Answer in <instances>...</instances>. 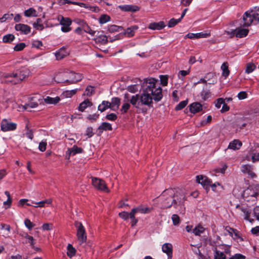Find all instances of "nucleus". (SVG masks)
<instances>
[{"label":"nucleus","instance_id":"obj_4","mask_svg":"<svg viewBox=\"0 0 259 259\" xmlns=\"http://www.w3.org/2000/svg\"><path fill=\"white\" fill-rule=\"evenodd\" d=\"M26 68H22L12 73H0V82H5L13 84L20 83L28 75Z\"/></svg>","mask_w":259,"mask_h":259},{"label":"nucleus","instance_id":"obj_56","mask_svg":"<svg viewBox=\"0 0 259 259\" xmlns=\"http://www.w3.org/2000/svg\"><path fill=\"white\" fill-rule=\"evenodd\" d=\"M171 220L174 225L177 226L179 224L180 222V217L177 214H173L171 217Z\"/></svg>","mask_w":259,"mask_h":259},{"label":"nucleus","instance_id":"obj_64","mask_svg":"<svg viewBox=\"0 0 259 259\" xmlns=\"http://www.w3.org/2000/svg\"><path fill=\"white\" fill-rule=\"evenodd\" d=\"M98 41L103 44H105L107 42L108 39L106 35H101L98 38Z\"/></svg>","mask_w":259,"mask_h":259},{"label":"nucleus","instance_id":"obj_31","mask_svg":"<svg viewBox=\"0 0 259 259\" xmlns=\"http://www.w3.org/2000/svg\"><path fill=\"white\" fill-rule=\"evenodd\" d=\"M60 100V99L59 97H56L55 98L47 97L45 99V103H46L47 104H56L58 103Z\"/></svg>","mask_w":259,"mask_h":259},{"label":"nucleus","instance_id":"obj_2","mask_svg":"<svg viewBox=\"0 0 259 259\" xmlns=\"http://www.w3.org/2000/svg\"><path fill=\"white\" fill-rule=\"evenodd\" d=\"M130 103L139 112L146 113L148 107L150 108L152 106L153 100L149 94L142 89V93L141 94H136L130 98Z\"/></svg>","mask_w":259,"mask_h":259},{"label":"nucleus","instance_id":"obj_22","mask_svg":"<svg viewBox=\"0 0 259 259\" xmlns=\"http://www.w3.org/2000/svg\"><path fill=\"white\" fill-rule=\"evenodd\" d=\"M242 145L241 142L239 140H234L229 143L228 148L236 150L239 149L241 147Z\"/></svg>","mask_w":259,"mask_h":259},{"label":"nucleus","instance_id":"obj_34","mask_svg":"<svg viewBox=\"0 0 259 259\" xmlns=\"http://www.w3.org/2000/svg\"><path fill=\"white\" fill-rule=\"evenodd\" d=\"M67 254L69 257L71 258L75 255L76 250L71 244H69L67 246Z\"/></svg>","mask_w":259,"mask_h":259},{"label":"nucleus","instance_id":"obj_38","mask_svg":"<svg viewBox=\"0 0 259 259\" xmlns=\"http://www.w3.org/2000/svg\"><path fill=\"white\" fill-rule=\"evenodd\" d=\"M108 30L110 32H119L123 30V28L115 25H111L108 26Z\"/></svg>","mask_w":259,"mask_h":259},{"label":"nucleus","instance_id":"obj_40","mask_svg":"<svg viewBox=\"0 0 259 259\" xmlns=\"http://www.w3.org/2000/svg\"><path fill=\"white\" fill-rule=\"evenodd\" d=\"M99 130H101L103 131H111L112 130V127L111 124L108 122H103L100 126L98 128Z\"/></svg>","mask_w":259,"mask_h":259},{"label":"nucleus","instance_id":"obj_5","mask_svg":"<svg viewBox=\"0 0 259 259\" xmlns=\"http://www.w3.org/2000/svg\"><path fill=\"white\" fill-rule=\"evenodd\" d=\"M74 226L76 228V236L80 245L85 243L87 239L85 229L81 223L75 221Z\"/></svg>","mask_w":259,"mask_h":259},{"label":"nucleus","instance_id":"obj_55","mask_svg":"<svg viewBox=\"0 0 259 259\" xmlns=\"http://www.w3.org/2000/svg\"><path fill=\"white\" fill-rule=\"evenodd\" d=\"M13 16V14H5L2 18H0V22L1 23H3L7 20L12 19Z\"/></svg>","mask_w":259,"mask_h":259},{"label":"nucleus","instance_id":"obj_42","mask_svg":"<svg viewBox=\"0 0 259 259\" xmlns=\"http://www.w3.org/2000/svg\"><path fill=\"white\" fill-rule=\"evenodd\" d=\"M82 28L83 29V31L90 34L92 36H94L96 32V31L93 30L87 23L85 25H84L83 27Z\"/></svg>","mask_w":259,"mask_h":259},{"label":"nucleus","instance_id":"obj_57","mask_svg":"<svg viewBox=\"0 0 259 259\" xmlns=\"http://www.w3.org/2000/svg\"><path fill=\"white\" fill-rule=\"evenodd\" d=\"M31 45L32 47L38 49L42 46V43L40 40H34L32 41Z\"/></svg>","mask_w":259,"mask_h":259},{"label":"nucleus","instance_id":"obj_21","mask_svg":"<svg viewBox=\"0 0 259 259\" xmlns=\"http://www.w3.org/2000/svg\"><path fill=\"white\" fill-rule=\"evenodd\" d=\"M67 55V52L66 51V48L63 47L60 49L55 53L56 59L58 60H61Z\"/></svg>","mask_w":259,"mask_h":259},{"label":"nucleus","instance_id":"obj_50","mask_svg":"<svg viewBox=\"0 0 259 259\" xmlns=\"http://www.w3.org/2000/svg\"><path fill=\"white\" fill-rule=\"evenodd\" d=\"M255 67L256 66L253 63H248L247 64L245 72L249 74L252 72Z\"/></svg>","mask_w":259,"mask_h":259},{"label":"nucleus","instance_id":"obj_11","mask_svg":"<svg viewBox=\"0 0 259 259\" xmlns=\"http://www.w3.org/2000/svg\"><path fill=\"white\" fill-rule=\"evenodd\" d=\"M15 29L16 31H19L21 34H28L31 31V27L24 24H17L15 26Z\"/></svg>","mask_w":259,"mask_h":259},{"label":"nucleus","instance_id":"obj_26","mask_svg":"<svg viewBox=\"0 0 259 259\" xmlns=\"http://www.w3.org/2000/svg\"><path fill=\"white\" fill-rule=\"evenodd\" d=\"M254 21H259V8H255L250 11H248Z\"/></svg>","mask_w":259,"mask_h":259},{"label":"nucleus","instance_id":"obj_16","mask_svg":"<svg viewBox=\"0 0 259 259\" xmlns=\"http://www.w3.org/2000/svg\"><path fill=\"white\" fill-rule=\"evenodd\" d=\"M124 103L120 110L122 113H125L131 107V103L128 102V101L130 102V98L128 99V95L127 94H124Z\"/></svg>","mask_w":259,"mask_h":259},{"label":"nucleus","instance_id":"obj_54","mask_svg":"<svg viewBox=\"0 0 259 259\" xmlns=\"http://www.w3.org/2000/svg\"><path fill=\"white\" fill-rule=\"evenodd\" d=\"M26 45L24 42H21L17 44L14 48V50L15 51H21L23 50L25 47Z\"/></svg>","mask_w":259,"mask_h":259},{"label":"nucleus","instance_id":"obj_24","mask_svg":"<svg viewBox=\"0 0 259 259\" xmlns=\"http://www.w3.org/2000/svg\"><path fill=\"white\" fill-rule=\"evenodd\" d=\"M92 105V103L89 99H86L80 103L78 107V110L81 112H83L87 107H90Z\"/></svg>","mask_w":259,"mask_h":259},{"label":"nucleus","instance_id":"obj_13","mask_svg":"<svg viewBox=\"0 0 259 259\" xmlns=\"http://www.w3.org/2000/svg\"><path fill=\"white\" fill-rule=\"evenodd\" d=\"M82 150L81 148L74 145L71 148L68 149L66 153V157L67 159H69L71 155H74L77 153H81Z\"/></svg>","mask_w":259,"mask_h":259},{"label":"nucleus","instance_id":"obj_1","mask_svg":"<svg viewBox=\"0 0 259 259\" xmlns=\"http://www.w3.org/2000/svg\"><path fill=\"white\" fill-rule=\"evenodd\" d=\"M162 207L163 208H169L174 206L178 208H183L184 203L186 200L185 192L179 189H168L165 190L160 196Z\"/></svg>","mask_w":259,"mask_h":259},{"label":"nucleus","instance_id":"obj_18","mask_svg":"<svg viewBox=\"0 0 259 259\" xmlns=\"http://www.w3.org/2000/svg\"><path fill=\"white\" fill-rule=\"evenodd\" d=\"M165 26L164 23L163 21H160L159 22L151 23L148 26V28L151 30H161Z\"/></svg>","mask_w":259,"mask_h":259},{"label":"nucleus","instance_id":"obj_58","mask_svg":"<svg viewBox=\"0 0 259 259\" xmlns=\"http://www.w3.org/2000/svg\"><path fill=\"white\" fill-rule=\"evenodd\" d=\"M135 214H136L132 211L130 212V219L132 220L131 223L132 226L136 225L138 222V219L135 218Z\"/></svg>","mask_w":259,"mask_h":259},{"label":"nucleus","instance_id":"obj_51","mask_svg":"<svg viewBox=\"0 0 259 259\" xmlns=\"http://www.w3.org/2000/svg\"><path fill=\"white\" fill-rule=\"evenodd\" d=\"M181 19H175L174 18L171 19L168 23V27H173L176 26L178 23L181 21Z\"/></svg>","mask_w":259,"mask_h":259},{"label":"nucleus","instance_id":"obj_62","mask_svg":"<svg viewBox=\"0 0 259 259\" xmlns=\"http://www.w3.org/2000/svg\"><path fill=\"white\" fill-rule=\"evenodd\" d=\"M190 73V70H181L179 71L178 73V77L180 79H183V78L189 74Z\"/></svg>","mask_w":259,"mask_h":259},{"label":"nucleus","instance_id":"obj_8","mask_svg":"<svg viewBox=\"0 0 259 259\" xmlns=\"http://www.w3.org/2000/svg\"><path fill=\"white\" fill-rule=\"evenodd\" d=\"M92 185L93 186L98 190L103 191L105 192H109V190L107 187L105 182L99 178H92Z\"/></svg>","mask_w":259,"mask_h":259},{"label":"nucleus","instance_id":"obj_23","mask_svg":"<svg viewBox=\"0 0 259 259\" xmlns=\"http://www.w3.org/2000/svg\"><path fill=\"white\" fill-rule=\"evenodd\" d=\"M120 103V100L117 97L113 98L111 100V102H110V109L112 110L115 111L118 109Z\"/></svg>","mask_w":259,"mask_h":259},{"label":"nucleus","instance_id":"obj_10","mask_svg":"<svg viewBox=\"0 0 259 259\" xmlns=\"http://www.w3.org/2000/svg\"><path fill=\"white\" fill-rule=\"evenodd\" d=\"M196 181L198 183L201 184L207 191L209 190L210 183H212L207 177L202 175L196 177Z\"/></svg>","mask_w":259,"mask_h":259},{"label":"nucleus","instance_id":"obj_35","mask_svg":"<svg viewBox=\"0 0 259 259\" xmlns=\"http://www.w3.org/2000/svg\"><path fill=\"white\" fill-rule=\"evenodd\" d=\"M24 15L26 17H35L37 16L36 11L32 8H30L25 11Z\"/></svg>","mask_w":259,"mask_h":259},{"label":"nucleus","instance_id":"obj_49","mask_svg":"<svg viewBox=\"0 0 259 259\" xmlns=\"http://www.w3.org/2000/svg\"><path fill=\"white\" fill-rule=\"evenodd\" d=\"M24 237L27 239V242L29 243L32 247H34L35 242L33 237L31 236L28 235L27 234L24 236Z\"/></svg>","mask_w":259,"mask_h":259},{"label":"nucleus","instance_id":"obj_45","mask_svg":"<svg viewBox=\"0 0 259 259\" xmlns=\"http://www.w3.org/2000/svg\"><path fill=\"white\" fill-rule=\"evenodd\" d=\"M214 259H226L225 254L221 251L215 250L214 255Z\"/></svg>","mask_w":259,"mask_h":259},{"label":"nucleus","instance_id":"obj_52","mask_svg":"<svg viewBox=\"0 0 259 259\" xmlns=\"http://www.w3.org/2000/svg\"><path fill=\"white\" fill-rule=\"evenodd\" d=\"M188 104V101L185 100L180 102L175 107L176 110H180L183 109Z\"/></svg>","mask_w":259,"mask_h":259},{"label":"nucleus","instance_id":"obj_44","mask_svg":"<svg viewBox=\"0 0 259 259\" xmlns=\"http://www.w3.org/2000/svg\"><path fill=\"white\" fill-rule=\"evenodd\" d=\"M110 17L107 15H102L99 20V22L101 24H103L109 21Z\"/></svg>","mask_w":259,"mask_h":259},{"label":"nucleus","instance_id":"obj_39","mask_svg":"<svg viewBox=\"0 0 259 259\" xmlns=\"http://www.w3.org/2000/svg\"><path fill=\"white\" fill-rule=\"evenodd\" d=\"M94 93V87L91 85H89L86 88L83 95L90 97L93 95Z\"/></svg>","mask_w":259,"mask_h":259},{"label":"nucleus","instance_id":"obj_7","mask_svg":"<svg viewBox=\"0 0 259 259\" xmlns=\"http://www.w3.org/2000/svg\"><path fill=\"white\" fill-rule=\"evenodd\" d=\"M258 195V192L254 188H248L243 191L242 196L245 201L254 202L256 200Z\"/></svg>","mask_w":259,"mask_h":259},{"label":"nucleus","instance_id":"obj_9","mask_svg":"<svg viewBox=\"0 0 259 259\" xmlns=\"http://www.w3.org/2000/svg\"><path fill=\"white\" fill-rule=\"evenodd\" d=\"M17 126L16 123L10 122L7 119H3L1 123V129L4 132L14 131Z\"/></svg>","mask_w":259,"mask_h":259},{"label":"nucleus","instance_id":"obj_14","mask_svg":"<svg viewBox=\"0 0 259 259\" xmlns=\"http://www.w3.org/2000/svg\"><path fill=\"white\" fill-rule=\"evenodd\" d=\"M162 250L167 254L168 259L171 258L172 255V246L171 244L169 243L163 244L162 246Z\"/></svg>","mask_w":259,"mask_h":259},{"label":"nucleus","instance_id":"obj_48","mask_svg":"<svg viewBox=\"0 0 259 259\" xmlns=\"http://www.w3.org/2000/svg\"><path fill=\"white\" fill-rule=\"evenodd\" d=\"M241 211L243 212L244 215V219L249 222H251V220L249 219L250 211L246 208L242 207L241 208Z\"/></svg>","mask_w":259,"mask_h":259},{"label":"nucleus","instance_id":"obj_3","mask_svg":"<svg viewBox=\"0 0 259 259\" xmlns=\"http://www.w3.org/2000/svg\"><path fill=\"white\" fill-rule=\"evenodd\" d=\"M158 80L153 78L145 79L142 88L155 101H159L163 97L161 88L158 84Z\"/></svg>","mask_w":259,"mask_h":259},{"label":"nucleus","instance_id":"obj_33","mask_svg":"<svg viewBox=\"0 0 259 259\" xmlns=\"http://www.w3.org/2000/svg\"><path fill=\"white\" fill-rule=\"evenodd\" d=\"M78 89H74L72 90H67L63 92L62 95L65 98H71L77 92Z\"/></svg>","mask_w":259,"mask_h":259},{"label":"nucleus","instance_id":"obj_32","mask_svg":"<svg viewBox=\"0 0 259 259\" xmlns=\"http://www.w3.org/2000/svg\"><path fill=\"white\" fill-rule=\"evenodd\" d=\"M205 228L201 225H198L193 229L192 233L196 236H199L204 232Z\"/></svg>","mask_w":259,"mask_h":259},{"label":"nucleus","instance_id":"obj_30","mask_svg":"<svg viewBox=\"0 0 259 259\" xmlns=\"http://www.w3.org/2000/svg\"><path fill=\"white\" fill-rule=\"evenodd\" d=\"M138 29V27L137 26H133L132 27H128L126 29L125 31V34L128 36V37L133 36L136 30Z\"/></svg>","mask_w":259,"mask_h":259},{"label":"nucleus","instance_id":"obj_37","mask_svg":"<svg viewBox=\"0 0 259 259\" xmlns=\"http://www.w3.org/2000/svg\"><path fill=\"white\" fill-rule=\"evenodd\" d=\"M232 238L237 241V242H242L244 240L243 238L241 236L240 232L236 229L234 233H233Z\"/></svg>","mask_w":259,"mask_h":259},{"label":"nucleus","instance_id":"obj_46","mask_svg":"<svg viewBox=\"0 0 259 259\" xmlns=\"http://www.w3.org/2000/svg\"><path fill=\"white\" fill-rule=\"evenodd\" d=\"M15 39V36L12 34H8L4 35L3 38V40L4 42H10Z\"/></svg>","mask_w":259,"mask_h":259},{"label":"nucleus","instance_id":"obj_60","mask_svg":"<svg viewBox=\"0 0 259 259\" xmlns=\"http://www.w3.org/2000/svg\"><path fill=\"white\" fill-rule=\"evenodd\" d=\"M127 90L131 93H136L138 91L139 87L136 84L131 85L128 87Z\"/></svg>","mask_w":259,"mask_h":259},{"label":"nucleus","instance_id":"obj_43","mask_svg":"<svg viewBox=\"0 0 259 259\" xmlns=\"http://www.w3.org/2000/svg\"><path fill=\"white\" fill-rule=\"evenodd\" d=\"M41 19L40 18H38L36 21L33 24V27L37 30H42L44 28V27L41 23Z\"/></svg>","mask_w":259,"mask_h":259},{"label":"nucleus","instance_id":"obj_63","mask_svg":"<svg viewBox=\"0 0 259 259\" xmlns=\"http://www.w3.org/2000/svg\"><path fill=\"white\" fill-rule=\"evenodd\" d=\"M46 146H47V142L46 141H41L39 144L38 149L40 151L44 152L46 149Z\"/></svg>","mask_w":259,"mask_h":259},{"label":"nucleus","instance_id":"obj_59","mask_svg":"<svg viewBox=\"0 0 259 259\" xmlns=\"http://www.w3.org/2000/svg\"><path fill=\"white\" fill-rule=\"evenodd\" d=\"M119 216L123 220H127L128 218H130V212L122 211L119 213Z\"/></svg>","mask_w":259,"mask_h":259},{"label":"nucleus","instance_id":"obj_29","mask_svg":"<svg viewBox=\"0 0 259 259\" xmlns=\"http://www.w3.org/2000/svg\"><path fill=\"white\" fill-rule=\"evenodd\" d=\"M110 102L108 101H103L101 104L98 106V110L101 112L105 111L108 108H110Z\"/></svg>","mask_w":259,"mask_h":259},{"label":"nucleus","instance_id":"obj_47","mask_svg":"<svg viewBox=\"0 0 259 259\" xmlns=\"http://www.w3.org/2000/svg\"><path fill=\"white\" fill-rule=\"evenodd\" d=\"M71 20L68 18H64L61 17L60 20V24L62 25H68L70 26L71 24Z\"/></svg>","mask_w":259,"mask_h":259},{"label":"nucleus","instance_id":"obj_41","mask_svg":"<svg viewBox=\"0 0 259 259\" xmlns=\"http://www.w3.org/2000/svg\"><path fill=\"white\" fill-rule=\"evenodd\" d=\"M38 103L34 102H30L27 104H26L23 106V108L25 110L29 111L31 108H34L37 107Z\"/></svg>","mask_w":259,"mask_h":259},{"label":"nucleus","instance_id":"obj_15","mask_svg":"<svg viewBox=\"0 0 259 259\" xmlns=\"http://www.w3.org/2000/svg\"><path fill=\"white\" fill-rule=\"evenodd\" d=\"M119 9L124 12H136L139 10L140 8L138 6L133 5H120L118 6Z\"/></svg>","mask_w":259,"mask_h":259},{"label":"nucleus","instance_id":"obj_27","mask_svg":"<svg viewBox=\"0 0 259 259\" xmlns=\"http://www.w3.org/2000/svg\"><path fill=\"white\" fill-rule=\"evenodd\" d=\"M60 6L64 5L66 4H73L75 5H78L82 7V6H84L85 4L83 3H79L77 2H72L69 0H59L58 3Z\"/></svg>","mask_w":259,"mask_h":259},{"label":"nucleus","instance_id":"obj_17","mask_svg":"<svg viewBox=\"0 0 259 259\" xmlns=\"http://www.w3.org/2000/svg\"><path fill=\"white\" fill-rule=\"evenodd\" d=\"M202 109V105L199 102H194L189 105V110L193 113L198 112Z\"/></svg>","mask_w":259,"mask_h":259},{"label":"nucleus","instance_id":"obj_36","mask_svg":"<svg viewBox=\"0 0 259 259\" xmlns=\"http://www.w3.org/2000/svg\"><path fill=\"white\" fill-rule=\"evenodd\" d=\"M221 69L223 71L222 75L227 77L229 75L230 71L228 69L227 63H224L221 66Z\"/></svg>","mask_w":259,"mask_h":259},{"label":"nucleus","instance_id":"obj_25","mask_svg":"<svg viewBox=\"0 0 259 259\" xmlns=\"http://www.w3.org/2000/svg\"><path fill=\"white\" fill-rule=\"evenodd\" d=\"M236 36L239 38L246 36L248 33V30L245 28H236Z\"/></svg>","mask_w":259,"mask_h":259},{"label":"nucleus","instance_id":"obj_20","mask_svg":"<svg viewBox=\"0 0 259 259\" xmlns=\"http://www.w3.org/2000/svg\"><path fill=\"white\" fill-rule=\"evenodd\" d=\"M131 211L135 214L138 212L141 213H147L151 211V209L149 207L139 206L137 207L133 208Z\"/></svg>","mask_w":259,"mask_h":259},{"label":"nucleus","instance_id":"obj_61","mask_svg":"<svg viewBox=\"0 0 259 259\" xmlns=\"http://www.w3.org/2000/svg\"><path fill=\"white\" fill-rule=\"evenodd\" d=\"M160 79L161 84L163 86L167 85V83H168V77H167V75H160Z\"/></svg>","mask_w":259,"mask_h":259},{"label":"nucleus","instance_id":"obj_12","mask_svg":"<svg viewBox=\"0 0 259 259\" xmlns=\"http://www.w3.org/2000/svg\"><path fill=\"white\" fill-rule=\"evenodd\" d=\"M210 36V33L201 32L197 33H189L185 36V38H189L190 39H195L200 38H207Z\"/></svg>","mask_w":259,"mask_h":259},{"label":"nucleus","instance_id":"obj_19","mask_svg":"<svg viewBox=\"0 0 259 259\" xmlns=\"http://www.w3.org/2000/svg\"><path fill=\"white\" fill-rule=\"evenodd\" d=\"M243 25L245 26H250L253 22V20L248 11L246 12L243 15Z\"/></svg>","mask_w":259,"mask_h":259},{"label":"nucleus","instance_id":"obj_6","mask_svg":"<svg viewBox=\"0 0 259 259\" xmlns=\"http://www.w3.org/2000/svg\"><path fill=\"white\" fill-rule=\"evenodd\" d=\"M58 76H64L65 77H67V79H63L61 81L67 82L69 84L74 83L78 81H79L83 78V76L81 74L75 73L73 72H67L63 74H57L56 75V77H58Z\"/></svg>","mask_w":259,"mask_h":259},{"label":"nucleus","instance_id":"obj_28","mask_svg":"<svg viewBox=\"0 0 259 259\" xmlns=\"http://www.w3.org/2000/svg\"><path fill=\"white\" fill-rule=\"evenodd\" d=\"M200 96L202 99L205 101L210 97V92L207 87H203V90L200 93Z\"/></svg>","mask_w":259,"mask_h":259},{"label":"nucleus","instance_id":"obj_53","mask_svg":"<svg viewBox=\"0 0 259 259\" xmlns=\"http://www.w3.org/2000/svg\"><path fill=\"white\" fill-rule=\"evenodd\" d=\"M24 224L25 227L29 230H31L32 228L34 226V224H33L30 220L26 219L24 220Z\"/></svg>","mask_w":259,"mask_h":259}]
</instances>
